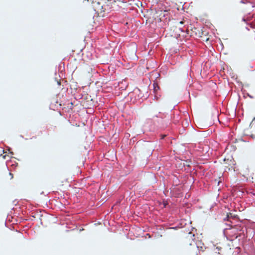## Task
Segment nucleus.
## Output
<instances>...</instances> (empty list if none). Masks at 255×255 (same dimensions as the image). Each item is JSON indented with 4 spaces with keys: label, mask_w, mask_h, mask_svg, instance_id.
Instances as JSON below:
<instances>
[{
    "label": "nucleus",
    "mask_w": 255,
    "mask_h": 255,
    "mask_svg": "<svg viewBox=\"0 0 255 255\" xmlns=\"http://www.w3.org/2000/svg\"><path fill=\"white\" fill-rule=\"evenodd\" d=\"M235 238H237V237H238V236L236 235V234H235Z\"/></svg>",
    "instance_id": "24"
},
{
    "label": "nucleus",
    "mask_w": 255,
    "mask_h": 255,
    "mask_svg": "<svg viewBox=\"0 0 255 255\" xmlns=\"http://www.w3.org/2000/svg\"><path fill=\"white\" fill-rule=\"evenodd\" d=\"M168 68L166 65H164L162 66L161 68L160 72L162 73L164 75H165L167 73Z\"/></svg>",
    "instance_id": "5"
},
{
    "label": "nucleus",
    "mask_w": 255,
    "mask_h": 255,
    "mask_svg": "<svg viewBox=\"0 0 255 255\" xmlns=\"http://www.w3.org/2000/svg\"><path fill=\"white\" fill-rule=\"evenodd\" d=\"M168 10L166 9V10H164V11H167Z\"/></svg>",
    "instance_id": "28"
},
{
    "label": "nucleus",
    "mask_w": 255,
    "mask_h": 255,
    "mask_svg": "<svg viewBox=\"0 0 255 255\" xmlns=\"http://www.w3.org/2000/svg\"><path fill=\"white\" fill-rule=\"evenodd\" d=\"M201 142H202V141H199V142H198V143H199V144H200V143H201Z\"/></svg>",
    "instance_id": "26"
},
{
    "label": "nucleus",
    "mask_w": 255,
    "mask_h": 255,
    "mask_svg": "<svg viewBox=\"0 0 255 255\" xmlns=\"http://www.w3.org/2000/svg\"><path fill=\"white\" fill-rule=\"evenodd\" d=\"M130 137V134L128 133H126L124 136V139H128Z\"/></svg>",
    "instance_id": "13"
},
{
    "label": "nucleus",
    "mask_w": 255,
    "mask_h": 255,
    "mask_svg": "<svg viewBox=\"0 0 255 255\" xmlns=\"http://www.w3.org/2000/svg\"><path fill=\"white\" fill-rule=\"evenodd\" d=\"M140 141L142 142V140H139V141H137L136 143H138V142H139Z\"/></svg>",
    "instance_id": "21"
},
{
    "label": "nucleus",
    "mask_w": 255,
    "mask_h": 255,
    "mask_svg": "<svg viewBox=\"0 0 255 255\" xmlns=\"http://www.w3.org/2000/svg\"><path fill=\"white\" fill-rule=\"evenodd\" d=\"M212 129H211L210 130V129H208V134L209 133V131H210L211 132H212Z\"/></svg>",
    "instance_id": "20"
},
{
    "label": "nucleus",
    "mask_w": 255,
    "mask_h": 255,
    "mask_svg": "<svg viewBox=\"0 0 255 255\" xmlns=\"http://www.w3.org/2000/svg\"><path fill=\"white\" fill-rule=\"evenodd\" d=\"M0 143H2V141H1V142H0Z\"/></svg>",
    "instance_id": "29"
},
{
    "label": "nucleus",
    "mask_w": 255,
    "mask_h": 255,
    "mask_svg": "<svg viewBox=\"0 0 255 255\" xmlns=\"http://www.w3.org/2000/svg\"><path fill=\"white\" fill-rule=\"evenodd\" d=\"M154 117L157 118L156 120H154V121L156 122L157 129H162L168 127L169 125L170 124L169 120L172 118L171 116L165 114H162L161 116L156 115L153 117V118Z\"/></svg>",
    "instance_id": "1"
},
{
    "label": "nucleus",
    "mask_w": 255,
    "mask_h": 255,
    "mask_svg": "<svg viewBox=\"0 0 255 255\" xmlns=\"http://www.w3.org/2000/svg\"><path fill=\"white\" fill-rule=\"evenodd\" d=\"M255 124V118H254L253 119L252 121L251 122V123L250 124V126H251V127L252 128Z\"/></svg>",
    "instance_id": "12"
},
{
    "label": "nucleus",
    "mask_w": 255,
    "mask_h": 255,
    "mask_svg": "<svg viewBox=\"0 0 255 255\" xmlns=\"http://www.w3.org/2000/svg\"><path fill=\"white\" fill-rule=\"evenodd\" d=\"M159 89V86L157 84H156L155 83H154L153 84V90H154V91H157V90H158Z\"/></svg>",
    "instance_id": "9"
},
{
    "label": "nucleus",
    "mask_w": 255,
    "mask_h": 255,
    "mask_svg": "<svg viewBox=\"0 0 255 255\" xmlns=\"http://www.w3.org/2000/svg\"><path fill=\"white\" fill-rule=\"evenodd\" d=\"M10 176H11V178L13 177V175L11 173H9Z\"/></svg>",
    "instance_id": "22"
},
{
    "label": "nucleus",
    "mask_w": 255,
    "mask_h": 255,
    "mask_svg": "<svg viewBox=\"0 0 255 255\" xmlns=\"http://www.w3.org/2000/svg\"><path fill=\"white\" fill-rule=\"evenodd\" d=\"M250 67L251 68H254L255 67V65H250Z\"/></svg>",
    "instance_id": "18"
},
{
    "label": "nucleus",
    "mask_w": 255,
    "mask_h": 255,
    "mask_svg": "<svg viewBox=\"0 0 255 255\" xmlns=\"http://www.w3.org/2000/svg\"><path fill=\"white\" fill-rule=\"evenodd\" d=\"M232 217H233V218H235L236 217L235 216H233L232 215L231 213H229V214H227L226 218L225 220H226V219H227V221H229V219H230Z\"/></svg>",
    "instance_id": "8"
},
{
    "label": "nucleus",
    "mask_w": 255,
    "mask_h": 255,
    "mask_svg": "<svg viewBox=\"0 0 255 255\" xmlns=\"http://www.w3.org/2000/svg\"><path fill=\"white\" fill-rule=\"evenodd\" d=\"M248 94V96L249 97H250L251 98H253V96H251L250 95H249V94Z\"/></svg>",
    "instance_id": "19"
},
{
    "label": "nucleus",
    "mask_w": 255,
    "mask_h": 255,
    "mask_svg": "<svg viewBox=\"0 0 255 255\" xmlns=\"http://www.w3.org/2000/svg\"><path fill=\"white\" fill-rule=\"evenodd\" d=\"M241 140H242L243 141H244V142H246V140H245V139H243L242 138V139H241Z\"/></svg>",
    "instance_id": "23"
},
{
    "label": "nucleus",
    "mask_w": 255,
    "mask_h": 255,
    "mask_svg": "<svg viewBox=\"0 0 255 255\" xmlns=\"http://www.w3.org/2000/svg\"><path fill=\"white\" fill-rule=\"evenodd\" d=\"M195 235L192 232L188 233L186 236L184 238V242L187 245L190 246H193V250L195 252V255H197V251H198V247L195 244Z\"/></svg>",
    "instance_id": "2"
},
{
    "label": "nucleus",
    "mask_w": 255,
    "mask_h": 255,
    "mask_svg": "<svg viewBox=\"0 0 255 255\" xmlns=\"http://www.w3.org/2000/svg\"><path fill=\"white\" fill-rule=\"evenodd\" d=\"M55 81L57 82V85L60 86L61 85L60 80H58L57 79V78H55Z\"/></svg>",
    "instance_id": "15"
},
{
    "label": "nucleus",
    "mask_w": 255,
    "mask_h": 255,
    "mask_svg": "<svg viewBox=\"0 0 255 255\" xmlns=\"http://www.w3.org/2000/svg\"><path fill=\"white\" fill-rule=\"evenodd\" d=\"M209 140V139L208 138H205L204 140V143H208ZM209 143H211L210 141H209Z\"/></svg>",
    "instance_id": "16"
},
{
    "label": "nucleus",
    "mask_w": 255,
    "mask_h": 255,
    "mask_svg": "<svg viewBox=\"0 0 255 255\" xmlns=\"http://www.w3.org/2000/svg\"><path fill=\"white\" fill-rule=\"evenodd\" d=\"M134 93L136 94L135 100H139L143 97V95L141 93V91L138 88L134 90Z\"/></svg>",
    "instance_id": "4"
},
{
    "label": "nucleus",
    "mask_w": 255,
    "mask_h": 255,
    "mask_svg": "<svg viewBox=\"0 0 255 255\" xmlns=\"http://www.w3.org/2000/svg\"><path fill=\"white\" fill-rule=\"evenodd\" d=\"M179 115H177L176 116H174V118H173V122L175 124H177L179 123Z\"/></svg>",
    "instance_id": "6"
},
{
    "label": "nucleus",
    "mask_w": 255,
    "mask_h": 255,
    "mask_svg": "<svg viewBox=\"0 0 255 255\" xmlns=\"http://www.w3.org/2000/svg\"><path fill=\"white\" fill-rule=\"evenodd\" d=\"M243 21H245V19L244 18H243Z\"/></svg>",
    "instance_id": "27"
},
{
    "label": "nucleus",
    "mask_w": 255,
    "mask_h": 255,
    "mask_svg": "<svg viewBox=\"0 0 255 255\" xmlns=\"http://www.w3.org/2000/svg\"><path fill=\"white\" fill-rule=\"evenodd\" d=\"M188 94H189V97H190V93H189V91L188 92Z\"/></svg>",
    "instance_id": "25"
},
{
    "label": "nucleus",
    "mask_w": 255,
    "mask_h": 255,
    "mask_svg": "<svg viewBox=\"0 0 255 255\" xmlns=\"http://www.w3.org/2000/svg\"><path fill=\"white\" fill-rule=\"evenodd\" d=\"M136 138L135 137H133L130 139V141L129 143H134L136 141Z\"/></svg>",
    "instance_id": "10"
},
{
    "label": "nucleus",
    "mask_w": 255,
    "mask_h": 255,
    "mask_svg": "<svg viewBox=\"0 0 255 255\" xmlns=\"http://www.w3.org/2000/svg\"><path fill=\"white\" fill-rule=\"evenodd\" d=\"M240 2L242 3H246L248 2V0H241Z\"/></svg>",
    "instance_id": "17"
},
{
    "label": "nucleus",
    "mask_w": 255,
    "mask_h": 255,
    "mask_svg": "<svg viewBox=\"0 0 255 255\" xmlns=\"http://www.w3.org/2000/svg\"><path fill=\"white\" fill-rule=\"evenodd\" d=\"M227 226L229 227V228H226V230H230V232L231 233H233V229H235L234 228H233V226L230 224H227Z\"/></svg>",
    "instance_id": "7"
},
{
    "label": "nucleus",
    "mask_w": 255,
    "mask_h": 255,
    "mask_svg": "<svg viewBox=\"0 0 255 255\" xmlns=\"http://www.w3.org/2000/svg\"><path fill=\"white\" fill-rule=\"evenodd\" d=\"M215 113H217V114H218V112L217 111V110H215ZM217 118H218V114H217ZM215 121H218V122H219V118H218V119H214V120H213V124H214V123H215Z\"/></svg>",
    "instance_id": "14"
},
{
    "label": "nucleus",
    "mask_w": 255,
    "mask_h": 255,
    "mask_svg": "<svg viewBox=\"0 0 255 255\" xmlns=\"http://www.w3.org/2000/svg\"><path fill=\"white\" fill-rule=\"evenodd\" d=\"M201 133L202 134V135L204 137H206L207 136V135L208 134L206 131H201Z\"/></svg>",
    "instance_id": "11"
},
{
    "label": "nucleus",
    "mask_w": 255,
    "mask_h": 255,
    "mask_svg": "<svg viewBox=\"0 0 255 255\" xmlns=\"http://www.w3.org/2000/svg\"><path fill=\"white\" fill-rule=\"evenodd\" d=\"M143 127L144 130L151 132H154L158 130L156 122H154V119H149L147 120Z\"/></svg>",
    "instance_id": "3"
}]
</instances>
